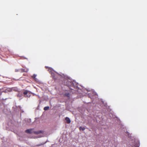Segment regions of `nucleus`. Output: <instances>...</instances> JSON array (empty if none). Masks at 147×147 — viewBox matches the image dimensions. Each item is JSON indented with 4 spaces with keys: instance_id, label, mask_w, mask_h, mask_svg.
Masks as SVG:
<instances>
[{
    "instance_id": "obj_11",
    "label": "nucleus",
    "mask_w": 147,
    "mask_h": 147,
    "mask_svg": "<svg viewBox=\"0 0 147 147\" xmlns=\"http://www.w3.org/2000/svg\"><path fill=\"white\" fill-rule=\"evenodd\" d=\"M134 146L136 147H138L139 146V143H137V146H136L135 145Z\"/></svg>"
},
{
    "instance_id": "obj_9",
    "label": "nucleus",
    "mask_w": 147,
    "mask_h": 147,
    "mask_svg": "<svg viewBox=\"0 0 147 147\" xmlns=\"http://www.w3.org/2000/svg\"><path fill=\"white\" fill-rule=\"evenodd\" d=\"M52 76H53V79H57V78H56V76H55H55H53V74H52Z\"/></svg>"
},
{
    "instance_id": "obj_12",
    "label": "nucleus",
    "mask_w": 147,
    "mask_h": 147,
    "mask_svg": "<svg viewBox=\"0 0 147 147\" xmlns=\"http://www.w3.org/2000/svg\"><path fill=\"white\" fill-rule=\"evenodd\" d=\"M36 76V75L35 74H34V75L32 76L33 78H35Z\"/></svg>"
},
{
    "instance_id": "obj_8",
    "label": "nucleus",
    "mask_w": 147,
    "mask_h": 147,
    "mask_svg": "<svg viewBox=\"0 0 147 147\" xmlns=\"http://www.w3.org/2000/svg\"><path fill=\"white\" fill-rule=\"evenodd\" d=\"M64 95L67 97H69V94L68 93H66L64 94Z\"/></svg>"
},
{
    "instance_id": "obj_13",
    "label": "nucleus",
    "mask_w": 147,
    "mask_h": 147,
    "mask_svg": "<svg viewBox=\"0 0 147 147\" xmlns=\"http://www.w3.org/2000/svg\"><path fill=\"white\" fill-rule=\"evenodd\" d=\"M42 145V144H38V145H36V146H40Z\"/></svg>"
},
{
    "instance_id": "obj_10",
    "label": "nucleus",
    "mask_w": 147,
    "mask_h": 147,
    "mask_svg": "<svg viewBox=\"0 0 147 147\" xmlns=\"http://www.w3.org/2000/svg\"><path fill=\"white\" fill-rule=\"evenodd\" d=\"M20 71V70H18V69H16L15 70V72H18V71Z\"/></svg>"
},
{
    "instance_id": "obj_6",
    "label": "nucleus",
    "mask_w": 147,
    "mask_h": 147,
    "mask_svg": "<svg viewBox=\"0 0 147 147\" xmlns=\"http://www.w3.org/2000/svg\"><path fill=\"white\" fill-rule=\"evenodd\" d=\"M49 109V107L48 106L45 107L44 108V109L45 111L48 110Z\"/></svg>"
},
{
    "instance_id": "obj_2",
    "label": "nucleus",
    "mask_w": 147,
    "mask_h": 147,
    "mask_svg": "<svg viewBox=\"0 0 147 147\" xmlns=\"http://www.w3.org/2000/svg\"><path fill=\"white\" fill-rule=\"evenodd\" d=\"M75 84H76L75 82L69 81H67L65 84L70 89L72 90H73V88H71V87L75 88L76 87Z\"/></svg>"
},
{
    "instance_id": "obj_4",
    "label": "nucleus",
    "mask_w": 147,
    "mask_h": 147,
    "mask_svg": "<svg viewBox=\"0 0 147 147\" xmlns=\"http://www.w3.org/2000/svg\"><path fill=\"white\" fill-rule=\"evenodd\" d=\"M65 120L66 121V122L67 123H69L71 122V121L70 119L68 117H65Z\"/></svg>"
},
{
    "instance_id": "obj_5",
    "label": "nucleus",
    "mask_w": 147,
    "mask_h": 147,
    "mask_svg": "<svg viewBox=\"0 0 147 147\" xmlns=\"http://www.w3.org/2000/svg\"><path fill=\"white\" fill-rule=\"evenodd\" d=\"M29 92V91L26 90L23 92V94L24 95H25L27 94Z\"/></svg>"
},
{
    "instance_id": "obj_1",
    "label": "nucleus",
    "mask_w": 147,
    "mask_h": 147,
    "mask_svg": "<svg viewBox=\"0 0 147 147\" xmlns=\"http://www.w3.org/2000/svg\"><path fill=\"white\" fill-rule=\"evenodd\" d=\"M34 129L31 128L26 129L25 131V132L28 134L34 133L35 134H38L43 132L42 131H34Z\"/></svg>"
},
{
    "instance_id": "obj_3",
    "label": "nucleus",
    "mask_w": 147,
    "mask_h": 147,
    "mask_svg": "<svg viewBox=\"0 0 147 147\" xmlns=\"http://www.w3.org/2000/svg\"><path fill=\"white\" fill-rule=\"evenodd\" d=\"M20 71L22 72H27L28 71V69H20Z\"/></svg>"
},
{
    "instance_id": "obj_7",
    "label": "nucleus",
    "mask_w": 147,
    "mask_h": 147,
    "mask_svg": "<svg viewBox=\"0 0 147 147\" xmlns=\"http://www.w3.org/2000/svg\"><path fill=\"white\" fill-rule=\"evenodd\" d=\"M79 129L80 130H82V131H84L85 129V128L84 127H80L79 128Z\"/></svg>"
}]
</instances>
